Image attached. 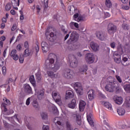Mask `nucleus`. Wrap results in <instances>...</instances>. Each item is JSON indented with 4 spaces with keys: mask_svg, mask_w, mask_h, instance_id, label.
<instances>
[{
    "mask_svg": "<svg viewBox=\"0 0 130 130\" xmlns=\"http://www.w3.org/2000/svg\"><path fill=\"white\" fill-rule=\"evenodd\" d=\"M32 106H34V108H35L36 109H39V105H38L37 100H34L32 102Z\"/></svg>",
    "mask_w": 130,
    "mask_h": 130,
    "instance_id": "nucleus-34",
    "label": "nucleus"
},
{
    "mask_svg": "<svg viewBox=\"0 0 130 130\" xmlns=\"http://www.w3.org/2000/svg\"><path fill=\"white\" fill-rule=\"evenodd\" d=\"M117 30V27L113 24L109 23L107 27L108 34L110 35H113Z\"/></svg>",
    "mask_w": 130,
    "mask_h": 130,
    "instance_id": "nucleus-8",
    "label": "nucleus"
},
{
    "mask_svg": "<svg viewBox=\"0 0 130 130\" xmlns=\"http://www.w3.org/2000/svg\"><path fill=\"white\" fill-rule=\"evenodd\" d=\"M3 121L4 127H6V128H9V127H10V124H9L8 122L5 120H3Z\"/></svg>",
    "mask_w": 130,
    "mask_h": 130,
    "instance_id": "nucleus-41",
    "label": "nucleus"
},
{
    "mask_svg": "<svg viewBox=\"0 0 130 130\" xmlns=\"http://www.w3.org/2000/svg\"><path fill=\"white\" fill-rule=\"evenodd\" d=\"M56 58L55 54L52 53L49 54L45 63V68L47 70H52L54 72L58 71L60 68V63L57 60H55Z\"/></svg>",
    "mask_w": 130,
    "mask_h": 130,
    "instance_id": "nucleus-1",
    "label": "nucleus"
},
{
    "mask_svg": "<svg viewBox=\"0 0 130 130\" xmlns=\"http://www.w3.org/2000/svg\"><path fill=\"white\" fill-rule=\"evenodd\" d=\"M61 31L64 33V34H68V30H66L64 28V26H62L61 27Z\"/></svg>",
    "mask_w": 130,
    "mask_h": 130,
    "instance_id": "nucleus-55",
    "label": "nucleus"
},
{
    "mask_svg": "<svg viewBox=\"0 0 130 130\" xmlns=\"http://www.w3.org/2000/svg\"><path fill=\"white\" fill-rule=\"evenodd\" d=\"M110 45L111 48H115V42H113L111 43Z\"/></svg>",
    "mask_w": 130,
    "mask_h": 130,
    "instance_id": "nucleus-62",
    "label": "nucleus"
},
{
    "mask_svg": "<svg viewBox=\"0 0 130 130\" xmlns=\"http://www.w3.org/2000/svg\"><path fill=\"white\" fill-rule=\"evenodd\" d=\"M25 125L26 126H27L28 129L33 130V127H32V126L30 124H29L28 122H25Z\"/></svg>",
    "mask_w": 130,
    "mask_h": 130,
    "instance_id": "nucleus-45",
    "label": "nucleus"
},
{
    "mask_svg": "<svg viewBox=\"0 0 130 130\" xmlns=\"http://www.w3.org/2000/svg\"><path fill=\"white\" fill-rule=\"evenodd\" d=\"M78 39H79V35H78V33L76 32H72L70 36L69 42V43H71L72 41H78Z\"/></svg>",
    "mask_w": 130,
    "mask_h": 130,
    "instance_id": "nucleus-11",
    "label": "nucleus"
},
{
    "mask_svg": "<svg viewBox=\"0 0 130 130\" xmlns=\"http://www.w3.org/2000/svg\"><path fill=\"white\" fill-rule=\"evenodd\" d=\"M74 20L77 22H85L86 20V18L82 16L79 15V14L76 13L74 15Z\"/></svg>",
    "mask_w": 130,
    "mask_h": 130,
    "instance_id": "nucleus-12",
    "label": "nucleus"
},
{
    "mask_svg": "<svg viewBox=\"0 0 130 130\" xmlns=\"http://www.w3.org/2000/svg\"><path fill=\"white\" fill-rule=\"evenodd\" d=\"M32 54H33V52H32V51L29 49H26L24 52L23 57H27L29 55H32Z\"/></svg>",
    "mask_w": 130,
    "mask_h": 130,
    "instance_id": "nucleus-29",
    "label": "nucleus"
},
{
    "mask_svg": "<svg viewBox=\"0 0 130 130\" xmlns=\"http://www.w3.org/2000/svg\"><path fill=\"white\" fill-rule=\"evenodd\" d=\"M55 37H56V36L54 35V34L51 32L49 35L47 36V39L51 42H53V41L55 40Z\"/></svg>",
    "mask_w": 130,
    "mask_h": 130,
    "instance_id": "nucleus-27",
    "label": "nucleus"
},
{
    "mask_svg": "<svg viewBox=\"0 0 130 130\" xmlns=\"http://www.w3.org/2000/svg\"><path fill=\"white\" fill-rule=\"evenodd\" d=\"M10 56L12 57L14 60H18L19 59V55L17 54L16 50H12L10 53Z\"/></svg>",
    "mask_w": 130,
    "mask_h": 130,
    "instance_id": "nucleus-17",
    "label": "nucleus"
},
{
    "mask_svg": "<svg viewBox=\"0 0 130 130\" xmlns=\"http://www.w3.org/2000/svg\"><path fill=\"white\" fill-rule=\"evenodd\" d=\"M30 100H31V98H28L26 101V105L27 106H28V105H30Z\"/></svg>",
    "mask_w": 130,
    "mask_h": 130,
    "instance_id": "nucleus-59",
    "label": "nucleus"
},
{
    "mask_svg": "<svg viewBox=\"0 0 130 130\" xmlns=\"http://www.w3.org/2000/svg\"><path fill=\"white\" fill-rule=\"evenodd\" d=\"M114 100L116 104H118L119 105L122 104L123 100L121 96H115L114 98Z\"/></svg>",
    "mask_w": 130,
    "mask_h": 130,
    "instance_id": "nucleus-20",
    "label": "nucleus"
},
{
    "mask_svg": "<svg viewBox=\"0 0 130 130\" xmlns=\"http://www.w3.org/2000/svg\"><path fill=\"white\" fill-rule=\"evenodd\" d=\"M24 47L26 48V49H29V43L27 41H25L24 43Z\"/></svg>",
    "mask_w": 130,
    "mask_h": 130,
    "instance_id": "nucleus-51",
    "label": "nucleus"
},
{
    "mask_svg": "<svg viewBox=\"0 0 130 130\" xmlns=\"http://www.w3.org/2000/svg\"><path fill=\"white\" fill-rule=\"evenodd\" d=\"M102 104L109 110H113L112 105L108 102H102Z\"/></svg>",
    "mask_w": 130,
    "mask_h": 130,
    "instance_id": "nucleus-21",
    "label": "nucleus"
},
{
    "mask_svg": "<svg viewBox=\"0 0 130 130\" xmlns=\"http://www.w3.org/2000/svg\"><path fill=\"white\" fill-rule=\"evenodd\" d=\"M76 47L73 44H70L69 47H68V49L70 51H73V50H75L76 49Z\"/></svg>",
    "mask_w": 130,
    "mask_h": 130,
    "instance_id": "nucleus-36",
    "label": "nucleus"
},
{
    "mask_svg": "<svg viewBox=\"0 0 130 130\" xmlns=\"http://www.w3.org/2000/svg\"><path fill=\"white\" fill-rule=\"evenodd\" d=\"M40 115L42 119H43V120H46V119H47L48 117V116L47 115V113L44 112H41Z\"/></svg>",
    "mask_w": 130,
    "mask_h": 130,
    "instance_id": "nucleus-33",
    "label": "nucleus"
},
{
    "mask_svg": "<svg viewBox=\"0 0 130 130\" xmlns=\"http://www.w3.org/2000/svg\"><path fill=\"white\" fill-rule=\"evenodd\" d=\"M90 46L92 49L93 51L96 52L99 50V45L94 42H90Z\"/></svg>",
    "mask_w": 130,
    "mask_h": 130,
    "instance_id": "nucleus-16",
    "label": "nucleus"
},
{
    "mask_svg": "<svg viewBox=\"0 0 130 130\" xmlns=\"http://www.w3.org/2000/svg\"><path fill=\"white\" fill-rule=\"evenodd\" d=\"M56 130H66L64 129L63 127L62 126H59L57 127Z\"/></svg>",
    "mask_w": 130,
    "mask_h": 130,
    "instance_id": "nucleus-64",
    "label": "nucleus"
},
{
    "mask_svg": "<svg viewBox=\"0 0 130 130\" xmlns=\"http://www.w3.org/2000/svg\"><path fill=\"white\" fill-rule=\"evenodd\" d=\"M43 130H49V126L48 125H44L43 126Z\"/></svg>",
    "mask_w": 130,
    "mask_h": 130,
    "instance_id": "nucleus-60",
    "label": "nucleus"
},
{
    "mask_svg": "<svg viewBox=\"0 0 130 130\" xmlns=\"http://www.w3.org/2000/svg\"><path fill=\"white\" fill-rule=\"evenodd\" d=\"M70 98H74V92L72 90H68L66 91V99H70Z\"/></svg>",
    "mask_w": 130,
    "mask_h": 130,
    "instance_id": "nucleus-22",
    "label": "nucleus"
},
{
    "mask_svg": "<svg viewBox=\"0 0 130 130\" xmlns=\"http://www.w3.org/2000/svg\"><path fill=\"white\" fill-rule=\"evenodd\" d=\"M61 31L64 33V34H68V30H66L64 28V26H62L61 27Z\"/></svg>",
    "mask_w": 130,
    "mask_h": 130,
    "instance_id": "nucleus-54",
    "label": "nucleus"
},
{
    "mask_svg": "<svg viewBox=\"0 0 130 130\" xmlns=\"http://www.w3.org/2000/svg\"><path fill=\"white\" fill-rule=\"evenodd\" d=\"M11 8H12V6H11V4L8 3L6 5L5 7V10L6 11H10V10H11Z\"/></svg>",
    "mask_w": 130,
    "mask_h": 130,
    "instance_id": "nucleus-43",
    "label": "nucleus"
},
{
    "mask_svg": "<svg viewBox=\"0 0 130 130\" xmlns=\"http://www.w3.org/2000/svg\"><path fill=\"white\" fill-rule=\"evenodd\" d=\"M106 5L108 8H111L112 7V4L110 0H106Z\"/></svg>",
    "mask_w": 130,
    "mask_h": 130,
    "instance_id": "nucleus-39",
    "label": "nucleus"
},
{
    "mask_svg": "<svg viewBox=\"0 0 130 130\" xmlns=\"http://www.w3.org/2000/svg\"><path fill=\"white\" fill-rule=\"evenodd\" d=\"M59 117H56L54 119V122L57 123L58 125H62V123L60 121H58Z\"/></svg>",
    "mask_w": 130,
    "mask_h": 130,
    "instance_id": "nucleus-38",
    "label": "nucleus"
},
{
    "mask_svg": "<svg viewBox=\"0 0 130 130\" xmlns=\"http://www.w3.org/2000/svg\"><path fill=\"white\" fill-rule=\"evenodd\" d=\"M3 101H4V103H2L1 107L2 110H3L4 112H7V111H8V109H7V105H10V104H11V102H10V100L7 99L6 98H3Z\"/></svg>",
    "mask_w": 130,
    "mask_h": 130,
    "instance_id": "nucleus-10",
    "label": "nucleus"
},
{
    "mask_svg": "<svg viewBox=\"0 0 130 130\" xmlns=\"http://www.w3.org/2000/svg\"><path fill=\"white\" fill-rule=\"evenodd\" d=\"M76 105H77L76 99H73L70 104H69L68 106L69 108H71L72 109H74L75 107H76Z\"/></svg>",
    "mask_w": 130,
    "mask_h": 130,
    "instance_id": "nucleus-31",
    "label": "nucleus"
},
{
    "mask_svg": "<svg viewBox=\"0 0 130 130\" xmlns=\"http://www.w3.org/2000/svg\"><path fill=\"white\" fill-rule=\"evenodd\" d=\"M74 87L75 89L76 90V92L77 93L79 96H82L83 94H84V91L83 90V86H82V84H81L79 82H76L74 84Z\"/></svg>",
    "mask_w": 130,
    "mask_h": 130,
    "instance_id": "nucleus-9",
    "label": "nucleus"
},
{
    "mask_svg": "<svg viewBox=\"0 0 130 130\" xmlns=\"http://www.w3.org/2000/svg\"><path fill=\"white\" fill-rule=\"evenodd\" d=\"M85 106H86V102L83 100H80L79 103L80 111H84V109H85Z\"/></svg>",
    "mask_w": 130,
    "mask_h": 130,
    "instance_id": "nucleus-23",
    "label": "nucleus"
},
{
    "mask_svg": "<svg viewBox=\"0 0 130 130\" xmlns=\"http://www.w3.org/2000/svg\"><path fill=\"white\" fill-rule=\"evenodd\" d=\"M116 78L117 79L118 82L119 83H122V80L121 79V78H120V76L118 75H116Z\"/></svg>",
    "mask_w": 130,
    "mask_h": 130,
    "instance_id": "nucleus-52",
    "label": "nucleus"
},
{
    "mask_svg": "<svg viewBox=\"0 0 130 130\" xmlns=\"http://www.w3.org/2000/svg\"><path fill=\"white\" fill-rule=\"evenodd\" d=\"M117 51L119 54H123V47L120 43H118V45L117 47Z\"/></svg>",
    "mask_w": 130,
    "mask_h": 130,
    "instance_id": "nucleus-24",
    "label": "nucleus"
},
{
    "mask_svg": "<svg viewBox=\"0 0 130 130\" xmlns=\"http://www.w3.org/2000/svg\"><path fill=\"white\" fill-rule=\"evenodd\" d=\"M114 59L117 63H120V57H114Z\"/></svg>",
    "mask_w": 130,
    "mask_h": 130,
    "instance_id": "nucleus-46",
    "label": "nucleus"
},
{
    "mask_svg": "<svg viewBox=\"0 0 130 130\" xmlns=\"http://www.w3.org/2000/svg\"><path fill=\"white\" fill-rule=\"evenodd\" d=\"M13 113H14V111L13 110H9L8 113L6 114V115H10V114H12Z\"/></svg>",
    "mask_w": 130,
    "mask_h": 130,
    "instance_id": "nucleus-61",
    "label": "nucleus"
},
{
    "mask_svg": "<svg viewBox=\"0 0 130 130\" xmlns=\"http://www.w3.org/2000/svg\"><path fill=\"white\" fill-rule=\"evenodd\" d=\"M71 27H73V26H75L76 28H79V24L77 22H71L70 23Z\"/></svg>",
    "mask_w": 130,
    "mask_h": 130,
    "instance_id": "nucleus-48",
    "label": "nucleus"
},
{
    "mask_svg": "<svg viewBox=\"0 0 130 130\" xmlns=\"http://www.w3.org/2000/svg\"><path fill=\"white\" fill-rule=\"evenodd\" d=\"M117 113L119 115L122 116V115H124L125 113V110L123 109V108L119 107L117 109Z\"/></svg>",
    "mask_w": 130,
    "mask_h": 130,
    "instance_id": "nucleus-30",
    "label": "nucleus"
},
{
    "mask_svg": "<svg viewBox=\"0 0 130 130\" xmlns=\"http://www.w3.org/2000/svg\"><path fill=\"white\" fill-rule=\"evenodd\" d=\"M74 75V71L68 68L64 69L62 72V76L64 79H73Z\"/></svg>",
    "mask_w": 130,
    "mask_h": 130,
    "instance_id": "nucleus-2",
    "label": "nucleus"
},
{
    "mask_svg": "<svg viewBox=\"0 0 130 130\" xmlns=\"http://www.w3.org/2000/svg\"><path fill=\"white\" fill-rule=\"evenodd\" d=\"M95 35L96 37L101 41H104V40H106V38H107V34L103 31H96Z\"/></svg>",
    "mask_w": 130,
    "mask_h": 130,
    "instance_id": "nucleus-7",
    "label": "nucleus"
},
{
    "mask_svg": "<svg viewBox=\"0 0 130 130\" xmlns=\"http://www.w3.org/2000/svg\"><path fill=\"white\" fill-rule=\"evenodd\" d=\"M41 47L43 52L46 53L49 50V45L46 42H42Z\"/></svg>",
    "mask_w": 130,
    "mask_h": 130,
    "instance_id": "nucleus-13",
    "label": "nucleus"
},
{
    "mask_svg": "<svg viewBox=\"0 0 130 130\" xmlns=\"http://www.w3.org/2000/svg\"><path fill=\"white\" fill-rule=\"evenodd\" d=\"M66 127H67V130L74 129V128H73V126H72V124H71V123H70L69 122H66Z\"/></svg>",
    "mask_w": 130,
    "mask_h": 130,
    "instance_id": "nucleus-35",
    "label": "nucleus"
},
{
    "mask_svg": "<svg viewBox=\"0 0 130 130\" xmlns=\"http://www.w3.org/2000/svg\"><path fill=\"white\" fill-rule=\"evenodd\" d=\"M48 75L50 78H53L54 73L52 71H48Z\"/></svg>",
    "mask_w": 130,
    "mask_h": 130,
    "instance_id": "nucleus-56",
    "label": "nucleus"
},
{
    "mask_svg": "<svg viewBox=\"0 0 130 130\" xmlns=\"http://www.w3.org/2000/svg\"><path fill=\"white\" fill-rule=\"evenodd\" d=\"M122 54H119V53L117 52H114L113 54V57H120Z\"/></svg>",
    "mask_w": 130,
    "mask_h": 130,
    "instance_id": "nucleus-47",
    "label": "nucleus"
},
{
    "mask_svg": "<svg viewBox=\"0 0 130 130\" xmlns=\"http://www.w3.org/2000/svg\"><path fill=\"white\" fill-rule=\"evenodd\" d=\"M72 116L74 119L76 120L77 123L79 125H81L82 123V121H81V116L79 115V114H73Z\"/></svg>",
    "mask_w": 130,
    "mask_h": 130,
    "instance_id": "nucleus-18",
    "label": "nucleus"
},
{
    "mask_svg": "<svg viewBox=\"0 0 130 130\" xmlns=\"http://www.w3.org/2000/svg\"><path fill=\"white\" fill-rule=\"evenodd\" d=\"M19 62L20 63H23L24 62V55L19 57Z\"/></svg>",
    "mask_w": 130,
    "mask_h": 130,
    "instance_id": "nucleus-58",
    "label": "nucleus"
},
{
    "mask_svg": "<svg viewBox=\"0 0 130 130\" xmlns=\"http://www.w3.org/2000/svg\"><path fill=\"white\" fill-rule=\"evenodd\" d=\"M37 97L39 100H41L44 98V90H41L37 92Z\"/></svg>",
    "mask_w": 130,
    "mask_h": 130,
    "instance_id": "nucleus-25",
    "label": "nucleus"
},
{
    "mask_svg": "<svg viewBox=\"0 0 130 130\" xmlns=\"http://www.w3.org/2000/svg\"><path fill=\"white\" fill-rule=\"evenodd\" d=\"M43 2L44 3L45 8L47 9L48 8V0H43Z\"/></svg>",
    "mask_w": 130,
    "mask_h": 130,
    "instance_id": "nucleus-53",
    "label": "nucleus"
},
{
    "mask_svg": "<svg viewBox=\"0 0 130 130\" xmlns=\"http://www.w3.org/2000/svg\"><path fill=\"white\" fill-rule=\"evenodd\" d=\"M52 96L55 102L57 103V105H62V103L61 102V96H60V94L56 92V91H53L52 93Z\"/></svg>",
    "mask_w": 130,
    "mask_h": 130,
    "instance_id": "nucleus-4",
    "label": "nucleus"
},
{
    "mask_svg": "<svg viewBox=\"0 0 130 130\" xmlns=\"http://www.w3.org/2000/svg\"><path fill=\"white\" fill-rule=\"evenodd\" d=\"M124 51H125V53H129V52H130L129 46L126 45L124 46Z\"/></svg>",
    "mask_w": 130,
    "mask_h": 130,
    "instance_id": "nucleus-37",
    "label": "nucleus"
},
{
    "mask_svg": "<svg viewBox=\"0 0 130 130\" xmlns=\"http://www.w3.org/2000/svg\"><path fill=\"white\" fill-rule=\"evenodd\" d=\"M116 82H110L105 86V88L106 91L110 92H114L116 88Z\"/></svg>",
    "mask_w": 130,
    "mask_h": 130,
    "instance_id": "nucleus-3",
    "label": "nucleus"
},
{
    "mask_svg": "<svg viewBox=\"0 0 130 130\" xmlns=\"http://www.w3.org/2000/svg\"><path fill=\"white\" fill-rule=\"evenodd\" d=\"M124 84H125L123 85L124 90L126 93H130V84L128 82H125Z\"/></svg>",
    "mask_w": 130,
    "mask_h": 130,
    "instance_id": "nucleus-28",
    "label": "nucleus"
},
{
    "mask_svg": "<svg viewBox=\"0 0 130 130\" xmlns=\"http://www.w3.org/2000/svg\"><path fill=\"white\" fill-rule=\"evenodd\" d=\"M68 9L70 12H72V13H74V12H75V11L76 10V8H75V7L74 6H69Z\"/></svg>",
    "mask_w": 130,
    "mask_h": 130,
    "instance_id": "nucleus-44",
    "label": "nucleus"
},
{
    "mask_svg": "<svg viewBox=\"0 0 130 130\" xmlns=\"http://www.w3.org/2000/svg\"><path fill=\"white\" fill-rule=\"evenodd\" d=\"M88 99L89 100H93L94 99V90L93 89L90 90L88 93Z\"/></svg>",
    "mask_w": 130,
    "mask_h": 130,
    "instance_id": "nucleus-32",
    "label": "nucleus"
},
{
    "mask_svg": "<svg viewBox=\"0 0 130 130\" xmlns=\"http://www.w3.org/2000/svg\"><path fill=\"white\" fill-rule=\"evenodd\" d=\"M25 93L26 94H32L33 92L32 91V88L29 84H25L23 86Z\"/></svg>",
    "mask_w": 130,
    "mask_h": 130,
    "instance_id": "nucleus-15",
    "label": "nucleus"
},
{
    "mask_svg": "<svg viewBox=\"0 0 130 130\" xmlns=\"http://www.w3.org/2000/svg\"><path fill=\"white\" fill-rule=\"evenodd\" d=\"M2 73L4 76H5L6 74H7V68L6 67H3L2 68Z\"/></svg>",
    "mask_w": 130,
    "mask_h": 130,
    "instance_id": "nucleus-50",
    "label": "nucleus"
},
{
    "mask_svg": "<svg viewBox=\"0 0 130 130\" xmlns=\"http://www.w3.org/2000/svg\"><path fill=\"white\" fill-rule=\"evenodd\" d=\"M29 81L31 85L34 87L35 91L37 92V89H36V81H35V78H34V75H32L29 77Z\"/></svg>",
    "mask_w": 130,
    "mask_h": 130,
    "instance_id": "nucleus-19",
    "label": "nucleus"
},
{
    "mask_svg": "<svg viewBox=\"0 0 130 130\" xmlns=\"http://www.w3.org/2000/svg\"><path fill=\"white\" fill-rule=\"evenodd\" d=\"M37 77V80L38 82H41V75L39 73L36 74Z\"/></svg>",
    "mask_w": 130,
    "mask_h": 130,
    "instance_id": "nucleus-49",
    "label": "nucleus"
},
{
    "mask_svg": "<svg viewBox=\"0 0 130 130\" xmlns=\"http://www.w3.org/2000/svg\"><path fill=\"white\" fill-rule=\"evenodd\" d=\"M85 59L87 63H93L95 61V55L92 53H87L85 55Z\"/></svg>",
    "mask_w": 130,
    "mask_h": 130,
    "instance_id": "nucleus-5",
    "label": "nucleus"
},
{
    "mask_svg": "<svg viewBox=\"0 0 130 130\" xmlns=\"http://www.w3.org/2000/svg\"><path fill=\"white\" fill-rule=\"evenodd\" d=\"M87 120L91 126H94V122L93 121V115H92V113H87Z\"/></svg>",
    "mask_w": 130,
    "mask_h": 130,
    "instance_id": "nucleus-14",
    "label": "nucleus"
},
{
    "mask_svg": "<svg viewBox=\"0 0 130 130\" xmlns=\"http://www.w3.org/2000/svg\"><path fill=\"white\" fill-rule=\"evenodd\" d=\"M125 104H126L127 107H130V98H127L126 99Z\"/></svg>",
    "mask_w": 130,
    "mask_h": 130,
    "instance_id": "nucleus-42",
    "label": "nucleus"
},
{
    "mask_svg": "<svg viewBox=\"0 0 130 130\" xmlns=\"http://www.w3.org/2000/svg\"><path fill=\"white\" fill-rule=\"evenodd\" d=\"M5 63V60L3 58H0V67H3Z\"/></svg>",
    "mask_w": 130,
    "mask_h": 130,
    "instance_id": "nucleus-57",
    "label": "nucleus"
},
{
    "mask_svg": "<svg viewBox=\"0 0 130 130\" xmlns=\"http://www.w3.org/2000/svg\"><path fill=\"white\" fill-rule=\"evenodd\" d=\"M122 28L123 30H128L129 29V26L126 23H124L122 24Z\"/></svg>",
    "mask_w": 130,
    "mask_h": 130,
    "instance_id": "nucleus-40",
    "label": "nucleus"
},
{
    "mask_svg": "<svg viewBox=\"0 0 130 130\" xmlns=\"http://www.w3.org/2000/svg\"><path fill=\"white\" fill-rule=\"evenodd\" d=\"M122 9L123 10H125L126 11L127 10H129V7L126 6H122Z\"/></svg>",
    "mask_w": 130,
    "mask_h": 130,
    "instance_id": "nucleus-63",
    "label": "nucleus"
},
{
    "mask_svg": "<svg viewBox=\"0 0 130 130\" xmlns=\"http://www.w3.org/2000/svg\"><path fill=\"white\" fill-rule=\"evenodd\" d=\"M69 59L70 63V67L71 68H76L78 66V60L76 56L74 55H70L69 56Z\"/></svg>",
    "mask_w": 130,
    "mask_h": 130,
    "instance_id": "nucleus-6",
    "label": "nucleus"
},
{
    "mask_svg": "<svg viewBox=\"0 0 130 130\" xmlns=\"http://www.w3.org/2000/svg\"><path fill=\"white\" fill-rule=\"evenodd\" d=\"M87 70L88 66H87L86 64L83 65V66H81L79 69V73L81 74V75H83L84 74V73L87 72Z\"/></svg>",
    "mask_w": 130,
    "mask_h": 130,
    "instance_id": "nucleus-26",
    "label": "nucleus"
}]
</instances>
